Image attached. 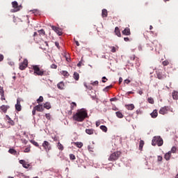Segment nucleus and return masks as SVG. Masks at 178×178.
<instances>
[{"instance_id":"63","label":"nucleus","mask_w":178,"mask_h":178,"mask_svg":"<svg viewBox=\"0 0 178 178\" xmlns=\"http://www.w3.org/2000/svg\"><path fill=\"white\" fill-rule=\"evenodd\" d=\"M75 44L76 45V47H80V43L79 42V41L75 40Z\"/></svg>"},{"instance_id":"9","label":"nucleus","mask_w":178,"mask_h":178,"mask_svg":"<svg viewBox=\"0 0 178 178\" xmlns=\"http://www.w3.org/2000/svg\"><path fill=\"white\" fill-rule=\"evenodd\" d=\"M170 108L169 106H165L164 107H162L159 110V113L161 115H166V113H168V111H170Z\"/></svg>"},{"instance_id":"22","label":"nucleus","mask_w":178,"mask_h":178,"mask_svg":"<svg viewBox=\"0 0 178 178\" xmlns=\"http://www.w3.org/2000/svg\"><path fill=\"white\" fill-rule=\"evenodd\" d=\"M102 17H108V10L106 9H103L102 12Z\"/></svg>"},{"instance_id":"8","label":"nucleus","mask_w":178,"mask_h":178,"mask_svg":"<svg viewBox=\"0 0 178 178\" xmlns=\"http://www.w3.org/2000/svg\"><path fill=\"white\" fill-rule=\"evenodd\" d=\"M12 5H13V8H14V9H12L11 12L15 13V12H19V10H20V6H19L17 1H13L12 3Z\"/></svg>"},{"instance_id":"53","label":"nucleus","mask_w":178,"mask_h":178,"mask_svg":"<svg viewBox=\"0 0 178 178\" xmlns=\"http://www.w3.org/2000/svg\"><path fill=\"white\" fill-rule=\"evenodd\" d=\"M107 80H108V79H106V77H105V76L102 77V83H106Z\"/></svg>"},{"instance_id":"15","label":"nucleus","mask_w":178,"mask_h":178,"mask_svg":"<svg viewBox=\"0 0 178 178\" xmlns=\"http://www.w3.org/2000/svg\"><path fill=\"white\" fill-rule=\"evenodd\" d=\"M57 87H58V90H64L65 83H63V81H60V83H58L57 84Z\"/></svg>"},{"instance_id":"26","label":"nucleus","mask_w":178,"mask_h":178,"mask_svg":"<svg viewBox=\"0 0 178 178\" xmlns=\"http://www.w3.org/2000/svg\"><path fill=\"white\" fill-rule=\"evenodd\" d=\"M144 144H145L144 140H140V143H139V149H140V151H143V147H144Z\"/></svg>"},{"instance_id":"62","label":"nucleus","mask_w":178,"mask_h":178,"mask_svg":"<svg viewBox=\"0 0 178 178\" xmlns=\"http://www.w3.org/2000/svg\"><path fill=\"white\" fill-rule=\"evenodd\" d=\"M122 81H123V78L120 77L119 78V84H121Z\"/></svg>"},{"instance_id":"64","label":"nucleus","mask_w":178,"mask_h":178,"mask_svg":"<svg viewBox=\"0 0 178 178\" xmlns=\"http://www.w3.org/2000/svg\"><path fill=\"white\" fill-rule=\"evenodd\" d=\"M124 40L126 41V42H127V41H130V39L129 38H124Z\"/></svg>"},{"instance_id":"34","label":"nucleus","mask_w":178,"mask_h":178,"mask_svg":"<svg viewBox=\"0 0 178 178\" xmlns=\"http://www.w3.org/2000/svg\"><path fill=\"white\" fill-rule=\"evenodd\" d=\"M38 104H41V102H44V97L42 96H40L37 99Z\"/></svg>"},{"instance_id":"32","label":"nucleus","mask_w":178,"mask_h":178,"mask_svg":"<svg viewBox=\"0 0 178 178\" xmlns=\"http://www.w3.org/2000/svg\"><path fill=\"white\" fill-rule=\"evenodd\" d=\"M74 145H76L78 148H81V147H83V143L76 142L74 143Z\"/></svg>"},{"instance_id":"51","label":"nucleus","mask_w":178,"mask_h":178,"mask_svg":"<svg viewBox=\"0 0 178 178\" xmlns=\"http://www.w3.org/2000/svg\"><path fill=\"white\" fill-rule=\"evenodd\" d=\"M55 45L58 48V49H60V46H59V42H55Z\"/></svg>"},{"instance_id":"30","label":"nucleus","mask_w":178,"mask_h":178,"mask_svg":"<svg viewBox=\"0 0 178 178\" xmlns=\"http://www.w3.org/2000/svg\"><path fill=\"white\" fill-rule=\"evenodd\" d=\"M58 149H60V151H63V145L62 143H60V142L58 143V145H57Z\"/></svg>"},{"instance_id":"43","label":"nucleus","mask_w":178,"mask_h":178,"mask_svg":"<svg viewBox=\"0 0 178 178\" xmlns=\"http://www.w3.org/2000/svg\"><path fill=\"white\" fill-rule=\"evenodd\" d=\"M70 159H71V161H74L76 159V156H74V154H70Z\"/></svg>"},{"instance_id":"33","label":"nucleus","mask_w":178,"mask_h":178,"mask_svg":"<svg viewBox=\"0 0 178 178\" xmlns=\"http://www.w3.org/2000/svg\"><path fill=\"white\" fill-rule=\"evenodd\" d=\"M76 106H77V104H76V102H72L71 106H70L71 111H73L74 109V108H76Z\"/></svg>"},{"instance_id":"21","label":"nucleus","mask_w":178,"mask_h":178,"mask_svg":"<svg viewBox=\"0 0 178 178\" xmlns=\"http://www.w3.org/2000/svg\"><path fill=\"white\" fill-rule=\"evenodd\" d=\"M125 108H127V109H128V111H133V109H134L135 106H134V104H131L125 105Z\"/></svg>"},{"instance_id":"27","label":"nucleus","mask_w":178,"mask_h":178,"mask_svg":"<svg viewBox=\"0 0 178 178\" xmlns=\"http://www.w3.org/2000/svg\"><path fill=\"white\" fill-rule=\"evenodd\" d=\"M172 98H173V99H178V92H177V91L172 92Z\"/></svg>"},{"instance_id":"16","label":"nucleus","mask_w":178,"mask_h":178,"mask_svg":"<svg viewBox=\"0 0 178 178\" xmlns=\"http://www.w3.org/2000/svg\"><path fill=\"white\" fill-rule=\"evenodd\" d=\"M170 156H172V152H168V153H166L164 156V159L166 161H170Z\"/></svg>"},{"instance_id":"41","label":"nucleus","mask_w":178,"mask_h":178,"mask_svg":"<svg viewBox=\"0 0 178 178\" xmlns=\"http://www.w3.org/2000/svg\"><path fill=\"white\" fill-rule=\"evenodd\" d=\"M42 44L44 45V49H47V48H48V47H49V45L48 44V42H43Z\"/></svg>"},{"instance_id":"35","label":"nucleus","mask_w":178,"mask_h":178,"mask_svg":"<svg viewBox=\"0 0 178 178\" xmlns=\"http://www.w3.org/2000/svg\"><path fill=\"white\" fill-rule=\"evenodd\" d=\"M74 80H79L80 79V75L77 72L74 73Z\"/></svg>"},{"instance_id":"40","label":"nucleus","mask_w":178,"mask_h":178,"mask_svg":"<svg viewBox=\"0 0 178 178\" xmlns=\"http://www.w3.org/2000/svg\"><path fill=\"white\" fill-rule=\"evenodd\" d=\"M147 102H149V104H154V98H152V97H149L148 99H147Z\"/></svg>"},{"instance_id":"61","label":"nucleus","mask_w":178,"mask_h":178,"mask_svg":"<svg viewBox=\"0 0 178 178\" xmlns=\"http://www.w3.org/2000/svg\"><path fill=\"white\" fill-rule=\"evenodd\" d=\"M124 82L126 84H129V83H130V80H129V79H125V80L124 81Z\"/></svg>"},{"instance_id":"48","label":"nucleus","mask_w":178,"mask_h":178,"mask_svg":"<svg viewBox=\"0 0 178 178\" xmlns=\"http://www.w3.org/2000/svg\"><path fill=\"white\" fill-rule=\"evenodd\" d=\"M84 86H85L88 90H92V87L87 86V83H84Z\"/></svg>"},{"instance_id":"38","label":"nucleus","mask_w":178,"mask_h":178,"mask_svg":"<svg viewBox=\"0 0 178 178\" xmlns=\"http://www.w3.org/2000/svg\"><path fill=\"white\" fill-rule=\"evenodd\" d=\"M130 60H138V58L136 57L135 55H132L130 56Z\"/></svg>"},{"instance_id":"56","label":"nucleus","mask_w":178,"mask_h":178,"mask_svg":"<svg viewBox=\"0 0 178 178\" xmlns=\"http://www.w3.org/2000/svg\"><path fill=\"white\" fill-rule=\"evenodd\" d=\"M100 124H101V122H99V121L96 122V127H99L100 126Z\"/></svg>"},{"instance_id":"42","label":"nucleus","mask_w":178,"mask_h":178,"mask_svg":"<svg viewBox=\"0 0 178 178\" xmlns=\"http://www.w3.org/2000/svg\"><path fill=\"white\" fill-rule=\"evenodd\" d=\"M31 143L35 145V147H40V145L38 144V143L35 142V140H31Z\"/></svg>"},{"instance_id":"55","label":"nucleus","mask_w":178,"mask_h":178,"mask_svg":"<svg viewBox=\"0 0 178 178\" xmlns=\"http://www.w3.org/2000/svg\"><path fill=\"white\" fill-rule=\"evenodd\" d=\"M37 110L35 108V107H33V111H32V115L34 116V115H35V111H36Z\"/></svg>"},{"instance_id":"7","label":"nucleus","mask_w":178,"mask_h":178,"mask_svg":"<svg viewBox=\"0 0 178 178\" xmlns=\"http://www.w3.org/2000/svg\"><path fill=\"white\" fill-rule=\"evenodd\" d=\"M27 66H29V60H27V59H24L22 63H19V70H24Z\"/></svg>"},{"instance_id":"24","label":"nucleus","mask_w":178,"mask_h":178,"mask_svg":"<svg viewBox=\"0 0 178 178\" xmlns=\"http://www.w3.org/2000/svg\"><path fill=\"white\" fill-rule=\"evenodd\" d=\"M115 115H116L117 118H119V119H123V118L124 116V115H123V114L120 111L116 112Z\"/></svg>"},{"instance_id":"49","label":"nucleus","mask_w":178,"mask_h":178,"mask_svg":"<svg viewBox=\"0 0 178 178\" xmlns=\"http://www.w3.org/2000/svg\"><path fill=\"white\" fill-rule=\"evenodd\" d=\"M111 52L115 53L116 52V47H111Z\"/></svg>"},{"instance_id":"57","label":"nucleus","mask_w":178,"mask_h":178,"mask_svg":"<svg viewBox=\"0 0 178 178\" xmlns=\"http://www.w3.org/2000/svg\"><path fill=\"white\" fill-rule=\"evenodd\" d=\"M111 102H113V101H118V99H116V97H113L110 99Z\"/></svg>"},{"instance_id":"52","label":"nucleus","mask_w":178,"mask_h":178,"mask_svg":"<svg viewBox=\"0 0 178 178\" xmlns=\"http://www.w3.org/2000/svg\"><path fill=\"white\" fill-rule=\"evenodd\" d=\"M4 91H3V87H1V86H0V95L1 94H4Z\"/></svg>"},{"instance_id":"20","label":"nucleus","mask_w":178,"mask_h":178,"mask_svg":"<svg viewBox=\"0 0 178 178\" xmlns=\"http://www.w3.org/2000/svg\"><path fill=\"white\" fill-rule=\"evenodd\" d=\"M95 131V130H94L93 129H86V134H89L90 136H91L92 134H94Z\"/></svg>"},{"instance_id":"59","label":"nucleus","mask_w":178,"mask_h":178,"mask_svg":"<svg viewBox=\"0 0 178 178\" xmlns=\"http://www.w3.org/2000/svg\"><path fill=\"white\" fill-rule=\"evenodd\" d=\"M19 163H21V165H24V163H26V161L24 160H20Z\"/></svg>"},{"instance_id":"54","label":"nucleus","mask_w":178,"mask_h":178,"mask_svg":"<svg viewBox=\"0 0 178 178\" xmlns=\"http://www.w3.org/2000/svg\"><path fill=\"white\" fill-rule=\"evenodd\" d=\"M31 149L30 147H26L24 150V152H30Z\"/></svg>"},{"instance_id":"11","label":"nucleus","mask_w":178,"mask_h":178,"mask_svg":"<svg viewBox=\"0 0 178 178\" xmlns=\"http://www.w3.org/2000/svg\"><path fill=\"white\" fill-rule=\"evenodd\" d=\"M15 109L18 112H20V111H22V104H20V99H17V104H15Z\"/></svg>"},{"instance_id":"18","label":"nucleus","mask_w":178,"mask_h":178,"mask_svg":"<svg viewBox=\"0 0 178 178\" xmlns=\"http://www.w3.org/2000/svg\"><path fill=\"white\" fill-rule=\"evenodd\" d=\"M115 33L118 37H122V33H120V30L119 29V27L116 26L115 28Z\"/></svg>"},{"instance_id":"39","label":"nucleus","mask_w":178,"mask_h":178,"mask_svg":"<svg viewBox=\"0 0 178 178\" xmlns=\"http://www.w3.org/2000/svg\"><path fill=\"white\" fill-rule=\"evenodd\" d=\"M17 177H20V178H25L26 177V175L22 172H19L17 174Z\"/></svg>"},{"instance_id":"31","label":"nucleus","mask_w":178,"mask_h":178,"mask_svg":"<svg viewBox=\"0 0 178 178\" xmlns=\"http://www.w3.org/2000/svg\"><path fill=\"white\" fill-rule=\"evenodd\" d=\"M8 152L13 155H16V154H17V152L15 149H10Z\"/></svg>"},{"instance_id":"4","label":"nucleus","mask_w":178,"mask_h":178,"mask_svg":"<svg viewBox=\"0 0 178 178\" xmlns=\"http://www.w3.org/2000/svg\"><path fill=\"white\" fill-rule=\"evenodd\" d=\"M122 152L120 151L114 152L109 156L108 161L111 162H115V161H118V159L120 158Z\"/></svg>"},{"instance_id":"37","label":"nucleus","mask_w":178,"mask_h":178,"mask_svg":"<svg viewBox=\"0 0 178 178\" xmlns=\"http://www.w3.org/2000/svg\"><path fill=\"white\" fill-rule=\"evenodd\" d=\"M176 151H177V148H176V147H172L171 150L169 151V152H171V154H176Z\"/></svg>"},{"instance_id":"19","label":"nucleus","mask_w":178,"mask_h":178,"mask_svg":"<svg viewBox=\"0 0 178 178\" xmlns=\"http://www.w3.org/2000/svg\"><path fill=\"white\" fill-rule=\"evenodd\" d=\"M6 119L8 120V122L9 123V124H10L11 126H15V121H13L10 117H9V115H6Z\"/></svg>"},{"instance_id":"17","label":"nucleus","mask_w":178,"mask_h":178,"mask_svg":"<svg viewBox=\"0 0 178 178\" xmlns=\"http://www.w3.org/2000/svg\"><path fill=\"white\" fill-rule=\"evenodd\" d=\"M150 115L153 119L158 118V111L154 110L153 112L150 114Z\"/></svg>"},{"instance_id":"14","label":"nucleus","mask_w":178,"mask_h":178,"mask_svg":"<svg viewBox=\"0 0 178 178\" xmlns=\"http://www.w3.org/2000/svg\"><path fill=\"white\" fill-rule=\"evenodd\" d=\"M122 34L124 35H130L131 34V32H130V29L129 27H127L124 29V30L122 31Z\"/></svg>"},{"instance_id":"1","label":"nucleus","mask_w":178,"mask_h":178,"mask_svg":"<svg viewBox=\"0 0 178 178\" xmlns=\"http://www.w3.org/2000/svg\"><path fill=\"white\" fill-rule=\"evenodd\" d=\"M73 119L75 122H84V120L88 118V113L85 108L78 110L75 114L73 115Z\"/></svg>"},{"instance_id":"47","label":"nucleus","mask_w":178,"mask_h":178,"mask_svg":"<svg viewBox=\"0 0 178 178\" xmlns=\"http://www.w3.org/2000/svg\"><path fill=\"white\" fill-rule=\"evenodd\" d=\"M50 67H51V69H57L58 65H56V64H51Z\"/></svg>"},{"instance_id":"50","label":"nucleus","mask_w":178,"mask_h":178,"mask_svg":"<svg viewBox=\"0 0 178 178\" xmlns=\"http://www.w3.org/2000/svg\"><path fill=\"white\" fill-rule=\"evenodd\" d=\"M162 159H163V158H162L161 156H158V157H157V161H158L159 162H162Z\"/></svg>"},{"instance_id":"60","label":"nucleus","mask_w":178,"mask_h":178,"mask_svg":"<svg viewBox=\"0 0 178 178\" xmlns=\"http://www.w3.org/2000/svg\"><path fill=\"white\" fill-rule=\"evenodd\" d=\"M3 55L0 54V62H2V60H3Z\"/></svg>"},{"instance_id":"12","label":"nucleus","mask_w":178,"mask_h":178,"mask_svg":"<svg viewBox=\"0 0 178 178\" xmlns=\"http://www.w3.org/2000/svg\"><path fill=\"white\" fill-rule=\"evenodd\" d=\"M35 109H36L37 112H44V106H42V104H38L35 106Z\"/></svg>"},{"instance_id":"10","label":"nucleus","mask_w":178,"mask_h":178,"mask_svg":"<svg viewBox=\"0 0 178 178\" xmlns=\"http://www.w3.org/2000/svg\"><path fill=\"white\" fill-rule=\"evenodd\" d=\"M51 29L55 31V33H56V34H58V35H62L63 33H62V29H60L58 27H56L55 26H51Z\"/></svg>"},{"instance_id":"2","label":"nucleus","mask_w":178,"mask_h":178,"mask_svg":"<svg viewBox=\"0 0 178 178\" xmlns=\"http://www.w3.org/2000/svg\"><path fill=\"white\" fill-rule=\"evenodd\" d=\"M32 69L36 76H49V72L40 69V65H32Z\"/></svg>"},{"instance_id":"3","label":"nucleus","mask_w":178,"mask_h":178,"mask_svg":"<svg viewBox=\"0 0 178 178\" xmlns=\"http://www.w3.org/2000/svg\"><path fill=\"white\" fill-rule=\"evenodd\" d=\"M152 145L154 147H155V145L162 147V145H163V139H162L161 136H154L152 140Z\"/></svg>"},{"instance_id":"46","label":"nucleus","mask_w":178,"mask_h":178,"mask_svg":"<svg viewBox=\"0 0 178 178\" xmlns=\"http://www.w3.org/2000/svg\"><path fill=\"white\" fill-rule=\"evenodd\" d=\"M0 95L1 96V101H5L6 99L5 98V94L4 93H1V94H0Z\"/></svg>"},{"instance_id":"45","label":"nucleus","mask_w":178,"mask_h":178,"mask_svg":"<svg viewBox=\"0 0 178 178\" xmlns=\"http://www.w3.org/2000/svg\"><path fill=\"white\" fill-rule=\"evenodd\" d=\"M45 118H46V119H47V120H51V114H49V113H46V114H45Z\"/></svg>"},{"instance_id":"6","label":"nucleus","mask_w":178,"mask_h":178,"mask_svg":"<svg viewBox=\"0 0 178 178\" xmlns=\"http://www.w3.org/2000/svg\"><path fill=\"white\" fill-rule=\"evenodd\" d=\"M154 48H156V50L160 51V49H162V46L158 42V40H154L153 42H152V48L150 49L151 51L154 50Z\"/></svg>"},{"instance_id":"13","label":"nucleus","mask_w":178,"mask_h":178,"mask_svg":"<svg viewBox=\"0 0 178 178\" xmlns=\"http://www.w3.org/2000/svg\"><path fill=\"white\" fill-rule=\"evenodd\" d=\"M10 107L9 106H6V105H2L0 107V109L2 112H3L4 113H6V112H8V110L10 108Z\"/></svg>"},{"instance_id":"28","label":"nucleus","mask_w":178,"mask_h":178,"mask_svg":"<svg viewBox=\"0 0 178 178\" xmlns=\"http://www.w3.org/2000/svg\"><path fill=\"white\" fill-rule=\"evenodd\" d=\"M100 129L102 130V131H104V133H106V131H108V128L105 125H101Z\"/></svg>"},{"instance_id":"29","label":"nucleus","mask_w":178,"mask_h":178,"mask_svg":"<svg viewBox=\"0 0 178 178\" xmlns=\"http://www.w3.org/2000/svg\"><path fill=\"white\" fill-rule=\"evenodd\" d=\"M61 74L64 76V77H69L70 74L67 71H61Z\"/></svg>"},{"instance_id":"44","label":"nucleus","mask_w":178,"mask_h":178,"mask_svg":"<svg viewBox=\"0 0 178 178\" xmlns=\"http://www.w3.org/2000/svg\"><path fill=\"white\" fill-rule=\"evenodd\" d=\"M162 65L163 66H168V65H169V62L168 61V60H164V61H163Z\"/></svg>"},{"instance_id":"36","label":"nucleus","mask_w":178,"mask_h":178,"mask_svg":"<svg viewBox=\"0 0 178 178\" xmlns=\"http://www.w3.org/2000/svg\"><path fill=\"white\" fill-rule=\"evenodd\" d=\"M38 33H39L40 35H45V31H44V29H40L39 31H38Z\"/></svg>"},{"instance_id":"23","label":"nucleus","mask_w":178,"mask_h":178,"mask_svg":"<svg viewBox=\"0 0 178 178\" xmlns=\"http://www.w3.org/2000/svg\"><path fill=\"white\" fill-rule=\"evenodd\" d=\"M44 108L45 109H51V108H52V106H51V103L49 102H46L44 104Z\"/></svg>"},{"instance_id":"25","label":"nucleus","mask_w":178,"mask_h":178,"mask_svg":"<svg viewBox=\"0 0 178 178\" xmlns=\"http://www.w3.org/2000/svg\"><path fill=\"white\" fill-rule=\"evenodd\" d=\"M157 77H158V79H159V80H163V79H165V78L166 77V76L162 75V73L159 72V73L157 74Z\"/></svg>"},{"instance_id":"5","label":"nucleus","mask_w":178,"mask_h":178,"mask_svg":"<svg viewBox=\"0 0 178 178\" xmlns=\"http://www.w3.org/2000/svg\"><path fill=\"white\" fill-rule=\"evenodd\" d=\"M42 147H43L44 151L48 154L49 151L52 149V147L51 146V143L49 142L44 140L42 144Z\"/></svg>"},{"instance_id":"58","label":"nucleus","mask_w":178,"mask_h":178,"mask_svg":"<svg viewBox=\"0 0 178 178\" xmlns=\"http://www.w3.org/2000/svg\"><path fill=\"white\" fill-rule=\"evenodd\" d=\"M92 86H98V81H95L93 83H92Z\"/></svg>"}]
</instances>
